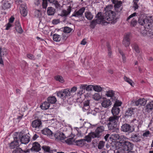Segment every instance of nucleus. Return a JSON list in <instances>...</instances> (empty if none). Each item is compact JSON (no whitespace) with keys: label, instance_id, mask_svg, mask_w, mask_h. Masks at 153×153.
Wrapping results in <instances>:
<instances>
[{"label":"nucleus","instance_id":"1","mask_svg":"<svg viewBox=\"0 0 153 153\" xmlns=\"http://www.w3.org/2000/svg\"><path fill=\"white\" fill-rule=\"evenodd\" d=\"M111 6H108L105 9V11L103 15L101 12H99L96 16V19H94L91 21L90 27L91 28H94L97 24H100L101 22H107L106 21H109L113 20L115 17V13L110 10Z\"/></svg>","mask_w":153,"mask_h":153},{"label":"nucleus","instance_id":"2","mask_svg":"<svg viewBox=\"0 0 153 153\" xmlns=\"http://www.w3.org/2000/svg\"><path fill=\"white\" fill-rule=\"evenodd\" d=\"M119 117L117 116H113L109 117L107 120L108 127L109 130L112 132H118L119 129L117 126L118 122Z\"/></svg>","mask_w":153,"mask_h":153},{"label":"nucleus","instance_id":"3","mask_svg":"<svg viewBox=\"0 0 153 153\" xmlns=\"http://www.w3.org/2000/svg\"><path fill=\"white\" fill-rule=\"evenodd\" d=\"M151 16H141L138 19V22L140 25L144 26L147 29H149L153 26V20Z\"/></svg>","mask_w":153,"mask_h":153},{"label":"nucleus","instance_id":"4","mask_svg":"<svg viewBox=\"0 0 153 153\" xmlns=\"http://www.w3.org/2000/svg\"><path fill=\"white\" fill-rule=\"evenodd\" d=\"M20 135V134L19 133L14 134L13 141L8 144L10 149H13L19 148L18 147L19 146V142Z\"/></svg>","mask_w":153,"mask_h":153},{"label":"nucleus","instance_id":"5","mask_svg":"<svg viewBox=\"0 0 153 153\" xmlns=\"http://www.w3.org/2000/svg\"><path fill=\"white\" fill-rule=\"evenodd\" d=\"M104 129V127L103 126L98 127L95 131L91 132L90 133V134L92 138H101Z\"/></svg>","mask_w":153,"mask_h":153},{"label":"nucleus","instance_id":"6","mask_svg":"<svg viewBox=\"0 0 153 153\" xmlns=\"http://www.w3.org/2000/svg\"><path fill=\"white\" fill-rule=\"evenodd\" d=\"M104 129V127L103 126L98 127L95 131L91 132L90 133V134L92 138H101Z\"/></svg>","mask_w":153,"mask_h":153},{"label":"nucleus","instance_id":"7","mask_svg":"<svg viewBox=\"0 0 153 153\" xmlns=\"http://www.w3.org/2000/svg\"><path fill=\"white\" fill-rule=\"evenodd\" d=\"M121 104L122 102L119 100L114 102V106L111 110V112L113 116H117L119 114L120 111L119 107L121 106Z\"/></svg>","mask_w":153,"mask_h":153},{"label":"nucleus","instance_id":"8","mask_svg":"<svg viewBox=\"0 0 153 153\" xmlns=\"http://www.w3.org/2000/svg\"><path fill=\"white\" fill-rule=\"evenodd\" d=\"M18 133L20 135L19 138V142L20 141L21 143L25 144L29 142L30 140V137L28 135L23 134L22 132H16L15 134Z\"/></svg>","mask_w":153,"mask_h":153},{"label":"nucleus","instance_id":"9","mask_svg":"<svg viewBox=\"0 0 153 153\" xmlns=\"http://www.w3.org/2000/svg\"><path fill=\"white\" fill-rule=\"evenodd\" d=\"M31 126L33 128H35V129L38 131L42 127V123L40 120H36L32 121Z\"/></svg>","mask_w":153,"mask_h":153},{"label":"nucleus","instance_id":"10","mask_svg":"<svg viewBox=\"0 0 153 153\" xmlns=\"http://www.w3.org/2000/svg\"><path fill=\"white\" fill-rule=\"evenodd\" d=\"M121 130L124 132H129L131 133L134 131V129L129 124L125 123L123 124L121 127Z\"/></svg>","mask_w":153,"mask_h":153},{"label":"nucleus","instance_id":"11","mask_svg":"<svg viewBox=\"0 0 153 153\" xmlns=\"http://www.w3.org/2000/svg\"><path fill=\"white\" fill-rule=\"evenodd\" d=\"M153 110V101H152L144 107L143 109L144 113L146 114L152 111Z\"/></svg>","mask_w":153,"mask_h":153},{"label":"nucleus","instance_id":"12","mask_svg":"<svg viewBox=\"0 0 153 153\" xmlns=\"http://www.w3.org/2000/svg\"><path fill=\"white\" fill-rule=\"evenodd\" d=\"M71 10V7L70 6H69L67 10L63 9L62 10L61 13L59 14L58 15L62 17H64L65 18V20H66V19L67 16L70 13Z\"/></svg>","mask_w":153,"mask_h":153},{"label":"nucleus","instance_id":"13","mask_svg":"<svg viewBox=\"0 0 153 153\" xmlns=\"http://www.w3.org/2000/svg\"><path fill=\"white\" fill-rule=\"evenodd\" d=\"M105 95L108 97H111L110 100H111L112 102H115L119 100L115 96L114 91L112 90H109L106 91Z\"/></svg>","mask_w":153,"mask_h":153},{"label":"nucleus","instance_id":"14","mask_svg":"<svg viewBox=\"0 0 153 153\" xmlns=\"http://www.w3.org/2000/svg\"><path fill=\"white\" fill-rule=\"evenodd\" d=\"M85 8L82 7L77 11H75L71 15V17H75L79 18L82 17L83 15V13L85 10Z\"/></svg>","mask_w":153,"mask_h":153},{"label":"nucleus","instance_id":"15","mask_svg":"<svg viewBox=\"0 0 153 153\" xmlns=\"http://www.w3.org/2000/svg\"><path fill=\"white\" fill-rule=\"evenodd\" d=\"M30 149L31 151L32 152H39L41 150V146L38 142H34L33 143L32 146Z\"/></svg>","mask_w":153,"mask_h":153},{"label":"nucleus","instance_id":"16","mask_svg":"<svg viewBox=\"0 0 153 153\" xmlns=\"http://www.w3.org/2000/svg\"><path fill=\"white\" fill-rule=\"evenodd\" d=\"M53 136L56 139L59 140H63L66 138L63 133L59 131H57L55 133L53 134Z\"/></svg>","mask_w":153,"mask_h":153},{"label":"nucleus","instance_id":"17","mask_svg":"<svg viewBox=\"0 0 153 153\" xmlns=\"http://www.w3.org/2000/svg\"><path fill=\"white\" fill-rule=\"evenodd\" d=\"M7 54V50L4 48H0V64L4 65V62L3 60V57L4 56Z\"/></svg>","mask_w":153,"mask_h":153},{"label":"nucleus","instance_id":"18","mask_svg":"<svg viewBox=\"0 0 153 153\" xmlns=\"http://www.w3.org/2000/svg\"><path fill=\"white\" fill-rule=\"evenodd\" d=\"M146 100L144 98L140 99L137 101H134L133 103L136 106H144L146 103Z\"/></svg>","mask_w":153,"mask_h":153},{"label":"nucleus","instance_id":"19","mask_svg":"<svg viewBox=\"0 0 153 153\" xmlns=\"http://www.w3.org/2000/svg\"><path fill=\"white\" fill-rule=\"evenodd\" d=\"M122 146L123 149H124L126 151H127L132 149L133 145L131 143L127 141L125 143V144Z\"/></svg>","mask_w":153,"mask_h":153},{"label":"nucleus","instance_id":"20","mask_svg":"<svg viewBox=\"0 0 153 153\" xmlns=\"http://www.w3.org/2000/svg\"><path fill=\"white\" fill-rule=\"evenodd\" d=\"M112 104L110 100L105 99L102 101L101 104L102 106L105 108H108Z\"/></svg>","mask_w":153,"mask_h":153},{"label":"nucleus","instance_id":"21","mask_svg":"<svg viewBox=\"0 0 153 153\" xmlns=\"http://www.w3.org/2000/svg\"><path fill=\"white\" fill-rule=\"evenodd\" d=\"M42 133L45 135H47L48 136L52 137L53 136V132L48 128H45L41 131Z\"/></svg>","mask_w":153,"mask_h":153},{"label":"nucleus","instance_id":"22","mask_svg":"<svg viewBox=\"0 0 153 153\" xmlns=\"http://www.w3.org/2000/svg\"><path fill=\"white\" fill-rule=\"evenodd\" d=\"M126 139H127V138L124 135L120 136V137L119 139L118 140L119 142L116 143V146H117V145H118L119 146H123L125 144V143L127 142L126 140Z\"/></svg>","mask_w":153,"mask_h":153},{"label":"nucleus","instance_id":"23","mask_svg":"<svg viewBox=\"0 0 153 153\" xmlns=\"http://www.w3.org/2000/svg\"><path fill=\"white\" fill-rule=\"evenodd\" d=\"M20 9V12L22 15L24 17L26 16L27 13L26 6L24 4H22L21 5Z\"/></svg>","mask_w":153,"mask_h":153},{"label":"nucleus","instance_id":"24","mask_svg":"<svg viewBox=\"0 0 153 153\" xmlns=\"http://www.w3.org/2000/svg\"><path fill=\"white\" fill-rule=\"evenodd\" d=\"M130 139L132 141L135 142H138L141 140L139 134H132L131 135Z\"/></svg>","mask_w":153,"mask_h":153},{"label":"nucleus","instance_id":"25","mask_svg":"<svg viewBox=\"0 0 153 153\" xmlns=\"http://www.w3.org/2000/svg\"><path fill=\"white\" fill-rule=\"evenodd\" d=\"M15 28L16 31L19 33H22L23 32V30L21 27L20 23L19 21L15 22Z\"/></svg>","mask_w":153,"mask_h":153},{"label":"nucleus","instance_id":"26","mask_svg":"<svg viewBox=\"0 0 153 153\" xmlns=\"http://www.w3.org/2000/svg\"><path fill=\"white\" fill-rule=\"evenodd\" d=\"M47 11L48 16H53L56 12V10L52 7H49L47 8Z\"/></svg>","mask_w":153,"mask_h":153},{"label":"nucleus","instance_id":"27","mask_svg":"<svg viewBox=\"0 0 153 153\" xmlns=\"http://www.w3.org/2000/svg\"><path fill=\"white\" fill-rule=\"evenodd\" d=\"M85 18L88 20H91L94 17L93 14L89 11H85Z\"/></svg>","mask_w":153,"mask_h":153},{"label":"nucleus","instance_id":"28","mask_svg":"<svg viewBox=\"0 0 153 153\" xmlns=\"http://www.w3.org/2000/svg\"><path fill=\"white\" fill-rule=\"evenodd\" d=\"M74 142L76 145L77 146L82 147L84 146L85 144V140L83 139L78 140H74Z\"/></svg>","mask_w":153,"mask_h":153},{"label":"nucleus","instance_id":"29","mask_svg":"<svg viewBox=\"0 0 153 153\" xmlns=\"http://www.w3.org/2000/svg\"><path fill=\"white\" fill-rule=\"evenodd\" d=\"M89 101H85L84 103V106L82 109L84 111H86L88 110L90 108Z\"/></svg>","mask_w":153,"mask_h":153},{"label":"nucleus","instance_id":"30","mask_svg":"<svg viewBox=\"0 0 153 153\" xmlns=\"http://www.w3.org/2000/svg\"><path fill=\"white\" fill-rule=\"evenodd\" d=\"M50 106V103L46 101L44 102L40 107L43 110H47L49 108Z\"/></svg>","mask_w":153,"mask_h":153},{"label":"nucleus","instance_id":"31","mask_svg":"<svg viewBox=\"0 0 153 153\" xmlns=\"http://www.w3.org/2000/svg\"><path fill=\"white\" fill-rule=\"evenodd\" d=\"M134 109L132 108H129L126 111L125 113L126 116H131L134 114Z\"/></svg>","mask_w":153,"mask_h":153},{"label":"nucleus","instance_id":"32","mask_svg":"<svg viewBox=\"0 0 153 153\" xmlns=\"http://www.w3.org/2000/svg\"><path fill=\"white\" fill-rule=\"evenodd\" d=\"M42 148L44 152H49L50 153L53 152V150H52L49 146H43L42 147Z\"/></svg>","mask_w":153,"mask_h":153},{"label":"nucleus","instance_id":"33","mask_svg":"<svg viewBox=\"0 0 153 153\" xmlns=\"http://www.w3.org/2000/svg\"><path fill=\"white\" fill-rule=\"evenodd\" d=\"M48 101L49 103L54 104L56 101V99L55 97H49L48 98Z\"/></svg>","mask_w":153,"mask_h":153},{"label":"nucleus","instance_id":"34","mask_svg":"<svg viewBox=\"0 0 153 153\" xmlns=\"http://www.w3.org/2000/svg\"><path fill=\"white\" fill-rule=\"evenodd\" d=\"M10 4L8 2V1H4L3 3V4L2 5V8L5 10L6 9L10 7Z\"/></svg>","mask_w":153,"mask_h":153},{"label":"nucleus","instance_id":"35","mask_svg":"<svg viewBox=\"0 0 153 153\" xmlns=\"http://www.w3.org/2000/svg\"><path fill=\"white\" fill-rule=\"evenodd\" d=\"M60 91L62 92V93L66 97H68L70 96V93L69 89H65Z\"/></svg>","mask_w":153,"mask_h":153},{"label":"nucleus","instance_id":"36","mask_svg":"<svg viewBox=\"0 0 153 153\" xmlns=\"http://www.w3.org/2000/svg\"><path fill=\"white\" fill-rule=\"evenodd\" d=\"M102 96L99 93H95L93 96V98L95 100L98 101L101 99Z\"/></svg>","mask_w":153,"mask_h":153},{"label":"nucleus","instance_id":"37","mask_svg":"<svg viewBox=\"0 0 153 153\" xmlns=\"http://www.w3.org/2000/svg\"><path fill=\"white\" fill-rule=\"evenodd\" d=\"M105 142L103 141H100L98 145V148L99 149H102L105 145Z\"/></svg>","mask_w":153,"mask_h":153},{"label":"nucleus","instance_id":"38","mask_svg":"<svg viewBox=\"0 0 153 153\" xmlns=\"http://www.w3.org/2000/svg\"><path fill=\"white\" fill-rule=\"evenodd\" d=\"M119 146V148L117 150L115 153H125L126 151L124 149H123V147L122 146Z\"/></svg>","mask_w":153,"mask_h":153},{"label":"nucleus","instance_id":"39","mask_svg":"<svg viewBox=\"0 0 153 153\" xmlns=\"http://www.w3.org/2000/svg\"><path fill=\"white\" fill-rule=\"evenodd\" d=\"M93 90L96 91L100 92L102 90V88L99 85H94Z\"/></svg>","mask_w":153,"mask_h":153},{"label":"nucleus","instance_id":"40","mask_svg":"<svg viewBox=\"0 0 153 153\" xmlns=\"http://www.w3.org/2000/svg\"><path fill=\"white\" fill-rule=\"evenodd\" d=\"M130 39H123V44L126 46H128L130 44Z\"/></svg>","mask_w":153,"mask_h":153},{"label":"nucleus","instance_id":"41","mask_svg":"<svg viewBox=\"0 0 153 153\" xmlns=\"http://www.w3.org/2000/svg\"><path fill=\"white\" fill-rule=\"evenodd\" d=\"M87 86L86 84H81L80 87V91H81V94H83L85 92V90L86 89V86Z\"/></svg>","mask_w":153,"mask_h":153},{"label":"nucleus","instance_id":"42","mask_svg":"<svg viewBox=\"0 0 153 153\" xmlns=\"http://www.w3.org/2000/svg\"><path fill=\"white\" fill-rule=\"evenodd\" d=\"M73 29L68 27H65L64 28L63 32L65 33H69L71 32Z\"/></svg>","mask_w":153,"mask_h":153},{"label":"nucleus","instance_id":"43","mask_svg":"<svg viewBox=\"0 0 153 153\" xmlns=\"http://www.w3.org/2000/svg\"><path fill=\"white\" fill-rule=\"evenodd\" d=\"M91 138H92V137L90 134L89 133L88 135L85 137V139H83L85 140V141H87L88 142H90L91 140Z\"/></svg>","mask_w":153,"mask_h":153},{"label":"nucleus","instance_id":"44","mask_svg":"<svg viewBox=\"0 0 153 153\" xmlns=\"http://www.w3.org/2000/svg\"><path fill=\"white\" fill-rule=\"evenodd\" d=\"M55 79L56 80L60 82L63 83L64 82L63 78L61 76L59 75L56 76L55 77Z\"/></svg>","mask_w":153,"mask_h":153},{"label":"nucleus","instance_id":"45","mask_svg":"<svg viewBox=\"0 0 153 153\" xmlns=\"http://www.w3.org/2000/svg\"><path fill=\"white\" fill-rule=\"evenodd\" d=\"M133 48L136 53H140V49L139 48L137 44H134V46L133 47Z\"/></svg>","mask_w":153,"mask_h":153},{"label":"nucleus","instance_id":"46","mask_svg":"<svg viewBox=\"0 0 153 153\" xmlns=\"http://www.w3.org/2000/svg\"><path fill=\"white\" fill-rule=\"evenodd\" d=\"M106 46L108 51V56L110 57L112 54V53L111 51V47L110 46L108 42L107 43Z\"/></svg>","mask_w":153,"mask_h":153},{"label":"nucleus","instance_id":"47","mask_svg":"<svg viewBox=\"0 0 153 153\" xmlns=\"http://www.w3.org/2000/svg\"><path fill=\"white\" fill-rule=\"evenodd\" d=\"M57 95L58 97L61 98L64 100L65 98H66L67 97L63 94H62V92H61L59 91L57 92Z\"/></svg>","mask_w":153,"mask_h":153},{"label":"nucleus","instance_id":"48","mask_svg":"<svg viewBox=\"0 0 153 153\" xmlns=\"http://www.w3.org/2000/svg\"><path fill=\"white\" fill-rule=\"evenodd\" d=\"M22 150L20 148H16L12 152V153H22Z\"/></svg>","mask_w":153,"mask_h":153},{"label":"nucleus","instance_id":"49","mask_svg":"<svg viewBox=\"0 0 153 153\" xmlns=\"http://www.w3.org/2000/svg\"><path fill=\"white\" fill-rule=\"evenodd\" d=\"M120 53L122 55V58L123 62H125L126 61V57L125 55L121 50H119Z\"/></svg>","mask_w":153,"mask_h":153},{"label":"nucleus","instance_id":"50","mask_svg":"<svg viewBox=\"0 0 153 153\" xmlns=\"http://www.w3.org/2000/svg\"><path fill=\"white\" fill-rule=\"evenodd\" d=\"M124 80L128 82L129 84L131 85H132V81L129 78L127 77L126 76H124Z\"/></svg>","mask_w":153,"mask_h":153},{"label":"nucleus","instance_id":"51","mask_svg":"<svg viewBox=\"0 0 153 153\" xmlns=\"http://www.w3.org/2000/svg\"><path fill=\"white\" fill-rule=\"evenodd\" d=\"M94 111L95 112H97V115H100L101 114L104 113V111H100L98 108H95Z\"/></svg>","mask_w":153,"mask_h":153},{"label":"nucleus","instance_id":"52","mask_svg":"<svg viewBox=\"0 0 153 153\" xmlns=\"http://www.w3.org/2000/svg\"><path fill=\"white\" fill-rule=\"evenodd\" d=\"M151 134L149 131H146L143 133V136L144 137H147L150 136Z\"/></svg>","mask_w":153,"mask_h":153},{"label":"nucleus","instance_id":"53","mask_svg":"<svg viewBox=\"0 0 153 153\" xmlns=\"http://www.w3.org/2000/svg\"><path fill=\"white\" fill-rule=\"evenodd\" d=\"M34 15L37 17H40L41 15V13L39 10H36L35 11Z\"/></svg>","mask_w":153,"mask_h":153},{"label":"nucleus","instance_id":"54","mask_svg":"<svg viewBox=\"0 0 153 153\" xmlns=\"http://www.w3.org/2000/svg\"><path fill=\"white\" fill-rule=\"evenodd\" d=\"M116 133H115L113 134H112V136H113L114 139L115 140H119L120 137V136L117 133V132H116Z\"/></svg>","mask_w":153,"mask_h":153},{"label":"nucleus","instance_id":"55","mask_svg":"<svg viewBox=\"0 0 153 153\" xmlns=\"http://www.w3.org/2000/svg\"><path fill=\"white\" fill-rule=\"evenodd\" d=\"M48 0H43L42 7L43 8L46 9L48 6Z\"/></svg>","mask_w":153,"mask_h":153},{"label":"nucleus","instance_id":"56","mask_svg":"<svg viewBox=\"0 0 153 153\" xmlns=\"http://www.w3.org/2000/svg\"><path fill=\"white\" fill-rule=\"evenodd\" d=\"M77 89V88L76 87H72L71 90H69V92L70 93V96L72 94H73L75 93Z\"/></svg>","mask_w":153,"mask_h":153},{"label":"nucleus","instance_id":"57","mask_svg":"<svg viewBox=\"0 0 153 153\" xmlns=\"http://www.w3.org/2000/svg\"><path fill=\"white\" fill-rule=\"evenodd\" d=\"M93 86L94 85H87L86 86V90L88 91H91L92 90V88H93Z\"/></svg>","mask_w":153,"mask_h":153},{"label":"nucleus","instance_id":"58","mask_svg":"<svg viewBox=\"0 0 153 153\" xmlns=\"http://www.w3.org/2000/svg\"><path fill=\"white\" fill-rule=\"evenodd\" d=\"M137 23V21L134 18L131 21V24L132 26L134 27Z\"/></svg>","mask_w":153,"mask_h":153},{"label":"nucleus","instance_id":"59","mask_svg":"<svg viewBox=\"0 0 153 153\" xmlns=\"http://www.w3.org/2000/svg\"><path fill=\"white\" fill-rule=\"evenodd\" d=\"M74 141L73 138H70L67 140L66 142L69 144H72L73 141L74 142Z\"/></svg>","mask_w":153,"mask_h":153},{"label":"nucleus","instance_id":"60","mask_svg":"<svg viewBox=\"0 0 153 153\" xmlns=\"http://www.w3.org/2000/svg\"><path fill=\"white\" fill-rule=\"evenodd\" d=\"M60 22V21L58 19H53L52 21V23L53 25H57Z\"/></svg>","mask_w":153,"mask_h":153},{"label":"nucleus","instance_id":"61","mask_svg":"<svg viewBox=\"0 0 153 153\" xmlns=\"http://www.w3.org/2000/svg\"><path fill=\"white\" fill-rule=\"evenodd\" d=\"M27 57L32 60H34L35 59V58L34 57V56L32 54H27Z\"/></svg>","mask_w":153,"mask_h":153},{"label":"nucleus","instance_id":"62","mask_svg":"<svg viewBox=\"0 0 153 153\" xmlns=\"http://www.w3.org/2000/svg\"><path fill=\"white\" fill-rule=\"evenodd\" d=\"M55 5V7L57 8H60V4L58 3L57 1H55L54 2H53V3Z\"/></svg>","mask_w":153,"mask_h":153},{"label":"nucleus","instance_id":"63","mask_svg":"<svg viewBox=\"0 0 153 153\" xmlns=\"http://www.w3.org/2000/svg\"><path fill=\"white\" fill-rule=\"evenodd\" d=\"M136 14V13H134L133 14H131L127 18V20L128 21L131 18L135 16Z\"/></svg>","mask_w":153,"mask_h":153},{"label":"nucleus","instance_id":"64","mask_svg":"<svg viewBox=\"0 0 153 153\" xmlns=\"http://www.w3.org/2000/svg\"><path fill=\"white\" fill-rule=\"evenodd\" d=\"M138 7L139 6L137 4V3H136V2H134V3L133 7L134 8L135 10L137 9Z\"/></svg>","mask_w":153,"mask_h":153}]
</instances>
